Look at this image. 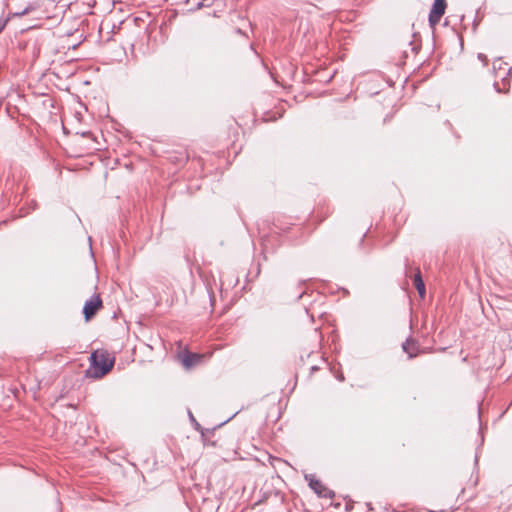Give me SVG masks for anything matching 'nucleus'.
I'll list each match as a JSON object with an SVG mask.
<instances>
[{"label":"nucleus","instance_id":"10","mask_svg":"<svg viewBox=\"0 0 512 512\" xmlns=\"http://www.w3.org/2000/svg\"><path fill=\"white\" fill-rule=\"evenodd\" d=\"M32 45H33V54L37 57L40 53V46H39L38 40H36V39L33 40Z\"/></svg>","mask_w":512,"mask_h":512},{"label":"nucleus","instance_id":"7","mask_svg":"<svg viewBox=\"0 0 512 512\" xmlns=\"http://www.w3.org/2000/svg\"><path fill=\"white\" fill-rule=\"evenodd\" d=\"M503 65L507 66V64L504 63L501 59H497L493 62V70L496 77L505 80L506 76L509 74L510 69L503 67Z\"/></svg>","mask_w":512,"mask_h":512},{"label":"nucleus","instance_id":"9","mask_svg":"<svg viewBox=\"0 0 512 512\" xmlns=\"http://www.w3.org/2000/svg\"><path fill=\"white\" fill-rule=\"evenodd\" d=\"M199 360V356L194 353H187L184 355L182 362L187 368L193 366Z\"/></svg>","mask_w":512,"mask_h":512},{"label":"nucleus","instance_id":"13","mask_svg":"<svg viewBox=\"0 0 512 512\" xmlns=\"http://www.w3.org/2000/svg\"><path fill=\"white\" fill-rule=\"evenodd\" d=\"M197 7H198V8H201V7H202V3H198V4H197Z\"/></svg>","mask_w":512,"mask_h":512},{"label":"nucleus","instance_id":"14","mask_svg":"<svg viewBox=\"0 0 512 512\" xmlns=\"http://www.w3.org/2000/svg\"><path fill=\"white\" fill-rule=\"evenodd\" d=\"M311 370H312V371L317 370V367H316V366H313V367L311 368Z\"/></svg>","mask_w":512,"mask_h":512},{"label":"nucleus","instance_id":"11","mask_svg":"<svg viewBox=\"0 0 512 512\" xmlns=\"http://www.w3.org/2000/svg\"><path fill=\"white\" fill-rule=\"evenodd\" d=\"M478 59H479L481 62H483L484 66H487V64H488V58H487V56H486L485 54H483V53H479V54H478Z\"/></svg>","mask_w":512,"mask_h":512},{"label":"nucleus","instance_id":"1","mask_svg":"<svg viewBox=\"0 0 512 512\" xmlns=\"http://www.w3.org/2000/svg\"><path fill=\"white\" fill-rule=\"evenodd\" d=\"M90 367L86 370V376L100 379L109 373L115 363V357L103 349L95 350L90 355Z\"/></svg>","mask_w":512,"mask_h":512},{"label":"nucleus","instance_id":"5","mask_svg":"<svg viewBox=\"0 0 512 512\" xmlns=\"http://www.w3.org/2000/svg\"><path fill=\"white\" fill-rule=\"evenodd\" d=\"M309 487L320 497L331 498L334 493L328 489L321 480L311 477L309 479Z\"/></svg>","mask_w":512,"mask_h":512},{"label":"nucleus","instance_id":"2","mask_svg":"<svg viewBox=\"0 0 512 512\" xmlns=\"http://www.w3.org/2000/svg\"><path fill=\"white\" fill-rule=\"evenodd\" d=\"M102 307L103 302L99 294L93 295L89 298L83 307L85 321H90Z\"/></svg>","mask_w":512,"mask_h":512},{"label":"nucleus","instance_id":"8","mask_svg":"<svg viewBox=\"0 0 512 512\" xmlns=\"http://www.w3.org/2000/svg\"><path fill=\"white\" fill-rule=\"evenodd\" d=\"M413 283H414L415 288L418 291L419 296L421 298H424L425 294H426V289H425V284L422 279L421 272H420L419 268H416V272L413 276Z\"/></svg>","mask_w":512,"mask_h":512},{"label":"nucleus","instance_id":"12","mask_svg":"<svg viewBox=\"0 0 512 512\" xmlns=\"http://www.w3.org/2000/svg\"><path fill=\"white\" fill-rule=\"evenodd\" d=\"M494 86L496 87L497 91L500 92V89L498 88V83H494Z\"/></svg>","mask_w":512,"mask_h":512},{"label":"nucleus","instance_id":"4","mask_svg":"<svg viewBox=\"0 0 512 512\" xmlns=\"http://www.w3.org/2000/svg\"><path fill=\"white\" fill-rule=\"evenodd\" d=\"M40 5L41 4L38 1L29 3L22 11L10 13L6 19L0 20V33L5 28V26L7 25L8 21L11 18L28 15L31 12L37 10L40 7Z\"/></svg>","mask_w":512,"mask_h":512},{"label":"nucleus","instance_id":"3","mask_svg":"<svg viewBox=\"0 0 512 512\" xmlns=\"http://www.w3.org/2000/svg\"><path fill=\"white\" fill-rule=\"evenodd\" d=\"M445 0H434L433 6L429 13V25L434 28L441 20L446 9Z\"/></svg>","mask_w":512,"mask_h":512},{"label":"nucleus","instance_id":"6","mask_svg":"<svg viewBox=\"0 0 512 512\" xmlns=\"http://www.w3.org/2000/svg\"><path fill=\"white\" fill-rule=\"evenodd\" d=\"M402 349L405 353H407L409 359L416 357L419 353V345L417 341L412 337L406 339V341L402 344Z\"/></svg>","mask_w":512,"mask_h":512}]
</instances>
